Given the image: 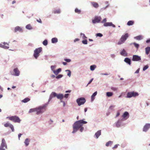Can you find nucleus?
Returning <instances> with one entry per match:
<instances>
[{
	"mask_svg": "<svg viewBox=\"0 0 150 150\" xmlns=\"http://www.w3.org/2000/svg\"><path fill=\"white\" fill-rule=\"evenodd\" d=\"M150 42V39L147 40L146 41V42L148 43Z\"/></svg>",
	"mask_w": 150,
	"mask_h": 150,
	"instance_id": "nucleus-62",
	"label": "nucleus"
},
{
	"mask_svg": "<svg viewBox=\"0 0 150 150\" xmlns=\"http://www.w3.org/2000/svg\"><path fill=\"white\" fill-rule=\"evenodd\" d=\"M111 89L114 91H116L117 90V88L114 87H112L111 88Z\"/></svg>",
	"mask_w": 150,
	"mask_h": 150,
	"instance_id": "nucleus-56",
	"label": "nucleus"
},
{
	"mask_svg": "<svg viewBox=\"0 0 150 150\" xmlns=\"http://www.w3.org/2000/svg\"><path fill=\"white\" fill-rule=\"evenodd\" d=\"M107 21V20H106V18H104L103 21H102V23H106V21Z\"/></svg>",
	"mask_w": 150,
	"mask_h": 150,
	"instance_id": "nucleus-55",
	"label": "nucleus"
},
{
	"mask_svg": "<svg viewBox=\"0 0 150 150\" xmlns=\"http://www.w3.org/2000/svg\"><path fill=\"white\" fill-rule=\"evenodd\" d=\"M69 96V94H66L64 95V97L66 98H67L68 97V96Z\"/></svg>",
	"mask_w": 150,
	"mask_h": 150,
	"instance_id": "nucleus-50",
	"label": "nucleus"
},
{
	"mask_svg": "<svg viewBox=\"0 0 150 150\" xmlns=\"http://www.w3.org/2000/svg\"><path fill=\"white\" fill-rule=\"evenodd\" d=\"M80 35H83V39H85L87 38V37L85 36V35L84 34H83L82 33H80Z\"/></svg>",
	"mask_w": 150,
	"mask_h": 150,
	"instance_id": "nucleus-42",
	"label": "nucleus"
},
{
	"mask_svg": "<svg viewBox=\"0 0 150 150\" xmlns=\"http://www.w3.org/2000/svg\"><path fill=\"white\" fill-rule=\"evenodd\" d=\"M36 111V108L34 109H31L30 110L29 112H32Z\"/></svg>",
	"mask_w": 150,
	"mask_h": 150,
	"instance_id": "nucleus-41",
	"label": "nucleus"
},
{
	"mask_svg": "<svg viewBox=\"0 0 150 150\" xmlns=\"http://www.w3.org/2000/svg\"><path fill=\"white\" fill-rule=\"evenodd\" d=\"M51 69L53 71L54 70V69L55 68V66H52L51 67Z\"/></svg>",
	"mask_w": 150,
	"mask_h": 150,
	"instance_id": "nucleus-53",
	"label": "nucleus"
},
{
	"mask_svg": "<svg viewBox=\"0 0 150 150\" xmlns=\"http://www.w3.org/2000/svg\"><path fill=\"white\" fill-rule=\"evenodd\" d=\"M7 118H8L10 120L12 121L15 122L20 123L21 121L19 118L16 116L9 117Z\"/></svg>",
	"mask_w": 150,
	"mask_h": 150,
	"instance_id": "nucleus-4",
	"label": "nucleus"
},
{
	"mask_svg": "<svg viewBox=\"0 0 150 150\" xmlns=\"http://www.w3.org/2000/svg\"><path fill=\"white\" fill-rule=\"evenodd\" d=\"M138 93L137 92H135L134 91L128 92L127 93V97L131 98L132 97H136L138 96Z\"/></svg>",
	"mask_w": 150,
	"mask_h": 150,
	"instance_id": "nucleus-8",
	"label": "nucleus"
},
{
	"mask_svg": "<svg viewBox=\"0 0 150 150\" xmlns=\"http://www.w3.org/2000/svg\"><path fill=\"white\" fill-rule=\"evenodd\" d=\"M86 99L84 98L81 97L77 99L76 102L78 105L79 106H80L82 105L83 104L86 102Z\"/></svg>",
	"mask_w": 150,
	"mask_h": 150,
	"instance_id": "nucleus-7",
	"label": "nucleus"
},
{
	"mask_svg": "<svg viewBox=\"0 0 150 150\" xmlns=\"http://www.w3.org/2000/svg\"><path fill=\"white\" fill-rule=\"evenodd\" d=\"M101 131L99 130L96 133L95 135L96 137V138H98L101 135Z\"/></svg>",
	"mask_w": 150,
	"mask_h": 150,
	"instance_id": "nucleus-20",
	"label": "nucleus"
},
{
	"mask_svg": "<svg viewBox=\"0 0 150 150\" xmlns=\"http://www.w3.org/2000/svg\"><path fill=\"white\" fill-rule=\"evenodd\" d=\"M79 129H80V130L81 132H83L84 129V128L82 127V126L81 127H80Z\"/></svg>",
	"mask_w": 150,
	"mask_h": 150,
	"instance_id": "nucleus-49",
	"label": "nucleus"
},
{
	"mask_svg": "<svg viewBox=\"0 0 150 150\" xmlns=\"http://www.w3.org/2000/svg\"><path fill=\"white\" fill-rule=\"evenodd\" d=\"M17 31H19L20 32H22L23 31V30L19 26H17L15 28L14 32H16Z\"/></svg>",
	"mask_w": 150,
	"mask_h": 150,
	"instance_id": "nucleus-14",
	"label": "nucleus"
},
{
	"mask_svg": "<svg viewBox=\"0 0 150 150\" xmlns=\"http://www.w3.org/2000/svg\"><path fill=\"white\" fill-rule=\"evenodd\" d=\"M96 68V66L95 65H91L90 66V69L91 71L94 70Z\"/></svg>",
	"mask_w": 150,
	"mask_h": 150,
	"instance_id": "nucleus-36",
	"label": "nucleus"
},
{
	"mask_svg": "<svg viewBox=\"0 0 150 150\" xmlns=\"http://www.w3.org/2000/svg\"><path fill=\"white\" fill-rule=\"evenodd\" d=\"M66 71L68 72L67 75L69 77H70L71 75V71H70L69 70H66Z\"/></svg>",
	"mask_w": 150,
	"mask_h": 150,
	"instance_id": "nucleus-39",
	"label": "nucleus"
},
{
	"mask_svg": "<svg viewBox=\"0 0 150 150\" xmlns=\"http://www.w3.org/2000/svg\"><path fill=\"white\" fill-rule=\"evenodd\" d=\"M57 94L56 93L54 92H52L50 96L49 99L51 100L53 97H57Z\"/></svg>",
	"mask_w": 150,
	"mask_h": 150,
	"instance_id": "nucleus-16",
	"label": "nucleus"
},
{
	"mask_svg": "<svg viewBox=\"0 0 150 150\" xmlns=\"http://www.w3.org/2000/svg\"><path fill=\"white\" fill-rule=\"evenodd\" d=\"M63 76V75L61 74H59L57 76L56 78L57 79H58L60 78H62Z\"/></svg>",
	"mask_w": 150,
	"mask_h": 150,
	"instance_id": "nucleus-44",
	"label": "nucleus"
},
{
	"mask_svg": "<svg viewBox=\"0 0 150 150\" xmlns=\"http://www.w3.org/2000/svg\"><path fill=\"white\" fill-rule=\"evenodd\" d=\"M101 19V18L100 17H96L94 19L92 20V22L94 23H98L100 21Z\"/></svg>",
	"mask_w": 150,
	"mask_h": 150,
	"instance_id": "nucleus-9",
	"label": "nucleus"
},
{
	"mask_svg": "<svg viewBox=\"0 0 150 150\" xmlns=\"http://www.w3.org/2000/svg\"><path fill=\"white\" fill-rule=\"evenodd\" d=\"M87 123L86 122L82 120L76 121L73 125V130L72 133H74L76 132L81 127L83 126V124H85Z\"/></svg>",
	"mask_w": 150,
	"mask_h": 150,
	"instance_id": "nucleus-1",
	"label": "nucleus"
},
{
	"mask_svg": "<svg viewBox=\"0 0 150 150\" xmlns=\"http://www.w3.org/2000/svg\"><path fill=\"white\" fill-rule=\"evenodd\" d=\"M112 142L111 141H109L107 142L106 144V146H108L110 145H111L112 144Z\"/></svg>",
	"mask_w": 150,
	"mask_h": 150,
	"instance_id": "nucleus-33",
	"label": "nucleus"
},
{
	"mask_svg": "<svg viewBox=\"0 0 150 150\" xmlns=\"http://www.w3.org/2000/svg\"><path fill=\"white\" fill-rule=\"evenodd\" d=\"M30 100V99L28 98H26L22 100V102L26 103Z\"/></svg>",
	"mask_w": 150,
	"mask_h": 150,
	"instance_id": "nucleus-25",
	"label": "nucleus"
},
{
	"mask_svg": "<svg viewBox=\"0 0 150 150\" xmlns=\"http://www.w3.org/2000/svg\"><path fill=\"white\" fill-rule=\"evenodd\" d=\"M149 67V66L148 65H146L143 68V71H145Z\"/></svg>",
	"mask_w": 150,
	"mask_h": 150,
	"instance_id": "nucleus-43",
	"label": "nucleus"
},
{
	"mask_svg": "<svg viewBox=\"0 0 150 150\" xmlns=\"http://www.w3.org/2000/svg\"><path fill=\"white\" fill-rule=\"evenodd\" d=\"M129 117V114L127 112H124L122 115V117L124 120H126Z\"/></svg>",
	"mask_w": 150,
	"mask_h": 150,
	"instance_id": "nucleus-11",
	"label": "nucleus"
},
{
	"mask_svg": "<svg viewBox=\"0 0 150 150\" xmlns=\"http://www.w3.org/2000/svg\"><path fill=\"white\" fill-rule=\"evenodd\" d=\"M93 78H92L91 79V80H90L89 82H88V84H87V85H88L90 84L91 83V82H92V81H93Z\"/></svg>",
	"mask_w": 150,
	"mask_h": 150,
	"instance_id": "nucleus-57",
	"label": "nucleus"
},
{
	"mask_svg": "<svg viewBox=\"0 0 150 150\" xmlns=\"http://www.w3.org/2000/svg\"><path fill=\"white\" fill-rule=\"evenodd\" d=\"M61 69L60 68H59L56 70H53V72L55 75H57L60 71H61Z\"/></svg>",
	"mask_w": 150,
	"mask_h": 150,
	"instance_id": "nucleus-23",
	"label": "nucleus"
},
{
	"mask_svg": "<svg viewBox=\"0 0 150 150\" xmlns=\"http://www.w3.org/2000/svg\"><path fill=\"white\" fill-rule=\"evenodd\" d=\"M96 36L99 37H101L103 36V35L100 33H98L96 34Z\"/></svg>",
	"mask_w": 150,
	"mask_h": 150,
	"instance_id": "nucleus-47",
	"label": "nucleus"
},
{
	"mask_svg": "<svg viewBox=\"0 0 150 150\" xmlns=\"http://www.w3.org/2000/svg\"><path fill=\"white\" fill-rule=\"evenodd\" d=\"M57 97L58 99L61 100L63 98L64 96L62 94H57Z\"/></svg>",
	"mask_w": 150,
	"mask_h": 150,
	"instance_id": "nucleus-21",
	"label": "nucleus"
},
{
	"mask_svg": "<svg viewBox=\"0 0 150 150\" xmlns=\"http://www.w3.org/2000/svg\"><path fill=\"white\" fill-rule=\"evenodd\" d=\"M29 141L28 139L27 138L25 139L24 143L26 146H27L29 144Z\"/></svg>",
	"mask_w": 150,
	"mask_h": 150,
	"instance_id": "nucleus-27",
	"label": "nucleus"
},
{
	"mask_svg": "<svg viewBox=\"0 0 150 150\" xmlns=\"http://www.w3.org/2000/svg\"><path fill=\"white\" fill-rule=\"evenodd\" d=\"M26 28L29 30H31L32 29V26L30 24L27 25L26 26Z\"/></svg>",
	"mask_w": 150,
	"mask_h": 150,
	"instance_id": "nucleus-32",
	"label": "nucleus"
},
{
	"mask_svg": "<svg viewBox=\"0 0 150 150\" xmlns=\"http://www.w3.org/2000/svg\"><path fill=\"white\" fill-rule=\"evenodd\" d=\"M97 93V91L95 92L93 95L91 96V101H92L93 100L95 99L94 97L96 96Z\"/></svg>",
	"mask_w": 150,
	"mask_h": 150,
	"instance_id": "nucleus-22",
	"label": "nucleus"
},
{
	"mask_svg": "<svg viewBox=\"0 0 150 150\" xmlns=\"http://www.w3.org/2000/svg\"><path fill=\"white\" fill-rule=\"evenodd\" d=\"M53 13H60V10L59 9H57L52 11Z\"/></svg>",
	"mask_w": 150,
	"mask_h": 150,
	"instance_id": "nucleus-30",
	"label": "nucleus"
},
{
	"mask_svg": "<svg viewBox=\"0 0 150 150\" xmlns=\"http://www.w3.org/2000/svg\"><path fill=\"white\" fill-rule=\"evenodd\" d=\"M43 45L45 46H46L47 45L48 43L47 41V40H44L42 42Z\"/></svg>",
	"mask_w": 150,
	"mask_h": 150,
	"instance_id": "nucleus-38",
	"label": "nucleus"
},
{
	"mask_svg": "<svg viewBox=\"0 0 150 150\" xmlns=\"http://www.w3.org/2000/svg\"><path fill=\"white\" fill-rule=\"evenodd\" d=\"M58 41V39L56 38H53L52 39V43L57 42Z\"/></svg>",
	"mask_w": 150,
	"mask_h": 150,
	"instance_id": "nucleus-29",
	"label": "nucleus"
},
{
	"mask_svg": "<svg viewBox=\"0 0 150 150\" xmlns=\"http://www.w3.org/2000/svg\"><path fill=\"white\" fill-rule=\"evenodd\" d=\"M133 44L134 45L135 47L137 49L138 48L139 46V44H137L135 42H134Z\"/></svg>",
	"mask_w": 150,
	"mask_h": 150,
	"instance_id": "nucleus-40",
	"label": "nucleus"
},
{
	"mask_svg": "<svg viewBox=\"0 0 150 150\" xmlns=\"http://www.w3.org/2000/svg\"><path fill=\"white\" fill-rule=\"evenodd\" d=\"M145 52L146 54H148L150 51V47H148L145 48Z\"/></svg>",
	"mask_w": 150,
	"mask_h": 150,
	"instance_id": "nucleus-24",
	"label": "nucleus"
},
{
	"mask_svg": "<svg viewBox=\"0 0 150 150\" xmlns=\"http://www.w3.org/2000/svg\"><path fill=\"white\" fill-rule=\"evenodd\" d=\"M150 127V124H146L144 126L143 128V131L144 132H146Z\"/></svg>",
	"mask_w": 150,
	"mask_h": 150,
	"instance_id": "nucleus-13",
	"label": "nucleus"
},
{
	"mask_svg": "<svg viewBox=\"0 0 150 150\" xmlns=\"http://www.w3.org/2000/svg\"><path fill=\"white\" fill-rule=\"evenodd\" d=\"M63 64L64 65H66L67 64V62H63Z\"/></svg>",
	"mask_w": 150,
	"mask_h": 150,
	"instance_id": "nucleus-63",
	"label": "nucleus"
},
{
	"mask_svg": "<svg viewBox=\"0 0 150 150\" xmlns=\"http://www.w3.org/2000/svg\"><path fill=\"white\" fill-rule=\"evenodd\" d=\"M42 47H39L36 49L34 51L33 56L36 59H37L40 55V53L42 51Z\"/></svg>",
	"mask_w": 150,
	"mask_h": 150,
	"instance_id": "nucleus-5",
	"label": "nucleus"
},
{
	"mask_svg": "<svg viewBox=\"0 0 150 150\" xmlns=\"http://www.w3.org/2000/svg\"><path fill=\"white\" fill-rule=\"evenodd\" d=\"M37 21L38 23H42V22L41 20L40 19H39L37 20Z\"/></svg>",
	"mask_w": 150,
	"mask_h": 150,
	"instance_id": "nucleus-51",
	"label": "nucleus"
},
{
	"mask_svg": "<svg viewBox=\"0 0 150 150\" xmlns=\"http://www.w3.org/2000/svg\"><path fill=\"white\" fill-rule=\"evenodd\" d=\"M141 58L140 56L137 55H134L133 56L132 60L133 61H137L141 60Z\"/></svg>",
	"mask_w": 150,
	"mask_h": 150,
	"instance_id": "nucleus-10",
	"label": "nucleus"
},
{
	"mask_svg": "<svg viewBox=\"0 0 150 150\" xmlns=\"http://www.w3.org/2000/svg\"><path fill=\"white\" fill-rule=\"evenodd\" d=\"M6 149H7V146L5 139H2L1 143L0 146V150H5Z\"/></svg>",
	"mask_w": 150,
	"mask_h": 150,
	"instance_id": "nucleus-6",
	"label": "nucleus"
},
{
	"mask_svg": "<svg viewBox=\"0 0 150 150\" xmlns=\"http://www.w3.org/2000/svg\"><path fill=\"white\" fill-rule=\"evenodd\" d=\"M134 38L137 40H140L142 39V35H139L134 37Z\"/></svg>",
	"mask_w": 150,
	"mask_h": 150,
	"instance_id": "nucleus-28",
	"label": "nucleus"
},
{
	"mask_svg": "<svg viewBox=\"0 0 150 150\" xmlns=\"http://www.w3.org/2000/svg\"><path fill=\"white\" fill-rule=\"evenodd\" d=\"M120 54L121 55L125 57L127 56V54L124 49L122 50L120 53Z\"/></svg>",
	"mask_w": 150,
	"mask_h": 150,
	"instance_id": "nucleus-18",
	"label": "nucleus"
},
{
	"mask_svg": "<svg viewBox=\"0 0 150 150\" xmlns=\"http://www.w3.org/2000/svg\"><path fill=\"white\" fill-rule=\"evenodd\" d=\"M13 71L15 73L14 75L16 76H18L20 74V71L17 68L14 69Z\"/></svg>",
	"mask_w": 150,
	"mask_h": 150,
	"instance_id": "nucleus-15",
	"label": "nucleus"
},
{
	"mask_svg": "<svg viewBox=\"0 0 150 150\" xmlns=\"http://www.w3.org/2000/svg\"><path fill=\"white\" fill-rule=\"evenodd\" d=\"M3 45H4L5 46H8V44L7 43L4 42L3 43Z\"/></svg>",
	"mask_w": 150,
	"mask_h": 150,
	"instance_id": "nucleus-52",
	"label": "nucleus"
},
{
	"mask_svg": "<svg viewBox=\"0 0 150 150\" xmlns=\"http://www.w3.org/2000/svg\"><path fill=\"white\" fill-rule=\"evenodd\" d=\"M79 39L78 38H76L74 40V42H75L76 41H79Z\"/></svg>",
	"mask_w": 150,
	"mask_h": 150,
	"instance_id": "nucleus-59",
	"label": "nucleus"
},
{
	"mask_svg": "<svg viewBox=\"0 0 150 150\" xmlns=\"http://www.w3.org/2000/svg\"><path fill=\"white\" fill-rule=\"evenodd\" d=\"M22 135V134H19L18 135V138H19V139H20V137H21V136Z\"/></svg>",
	"mask_w": 150,
	"mask_h": 150,
	"instance_id": "nucleus-60",
	"label": "nucleus"
},
{
	"mask_svg": "<svg viewBox=\"0 0 150 150\" xmlns=\"http://www.w3.org/2000/svg\"><path fill=\"white\" fill-rule=\"evenodd\" d=\"M128 37L129 35L127 33H125L124 35H122L120 40L118 42L117 44L118 45H120L123 43Z\"/></svg>",
	"mask_w": 150,
	"mask_h": 150,
	"instance_id": "nucleus-2",
	"label": "nucleus"
},
{
	"mask_svg": "<svg viewBox=\"0 0 150 150\" xmlns=\"http://www.w3.org/2000/svg\"><path fill=\"white\" fill-rule=\"evenodd\" d=\"M104 26H112V27L115 28V26L113 24L112 22H107L105 23H104Z\"/></svg>",
	"mask_w": 150,
	"mask_h": 150,
	"instance_id": "nucleus-12",
	"label": "nucleus"
},
{
	"mask_svg": "<svg viewBox=\"0 0 150 150\" xmlns=\"http://www.w3.org/2000/svg\"><path fill=\"white\" fill-rule=\"evenodd\" d=\"M9 127L11 129L12 132H13L14 131V129L13 126L12 124L11 125H10V126Z\"/></svg>",
	"mask_w": 150,
	"mask_h": 150,
	"instance_id": "nucleus-45",
	"label": "nucleus"
},
{
	"mask_svg": "<svg viewBox=\"0 0 150 150\" xmlns=\"http://www.w3.org/2000/svg\"><path fill=\"white\" fill-rule=\"evenodd\" d=\"M0 47L6 49H8L9 48V47L8 46H5L4 45H3V43L2 44H0Z\"/></svg>",
	"mask_w": 150,
	"mask_h": 150,
	"instance_id": "nucleus-26",
	"label": "nucleus"
},
{
	"mask_svg": "<svg viewBox=\"0 0 150 150\" xmlns=\"http://www.w3.org/2000/svg\"><path fill=\"white\" fill-rule=\"evenodd\" d=\"M120 113L119 112H117L116 115V117H117L118 116L120 115Z\"/></svg>",
	"mask_w": 150,
	"mask_h": 150,
	"instance_id": "nucleus-61",
	"label": "nucleus"
},
{
	"mask_svg": "<svg viewBox=\"0 0 150 150\" xmlns=\"http://www.w3.org/2000/svg\"><path fill=\"white\" fill-rule=\"evenodd\" d=\"M46 110V106H43L36 108V114L38 115L42 113Z\"/></svg>",
	"mask_w": 150,
	"mask_h": 150,
	"instance_id": "nucleus-3",
	"label": "nucleus"
},
{
	"mask_svg": "<svg viewBox=\"0 0 150 150\" xmlns=\"http://www.w3.org/2000/svg\"><path fill=\"white\" fill-rule=\"evenodd\" d=\"M91 4L92 6L96 8H97L99 7L98 4L96 2H91Z\"/></svg>",
	"mask_w": 150,
	"mask_h": 150,
	"instance_id": "nucleus-17",
	"label": "nucleus"
},
{
	"mask_svg": "<svg viewBox=\"0 0 150 150\" xmlns=\"http://www.w3.org/2000/svg\"><path fill=\"white\" fill-rule=\"evenodd\" d=\"M82 42L84 44H87V40H83L82 41Z\"/></svg>",
	"mask_w": 150,
	"mask_h": 150,
	"instance_id": "nucleus-46",
	"label": "nucleus"
},
{
	"mask_svg": "<svg viewBox=\"0 0 150 150\" xmlns=\"http://www.w3.org/2000/svg\"><path fill=\"white\" fill-rule=\"evenodd\" d=\"M134 22L133 21H130L127 23V25H131L133 24Z\"/></svg>",
	"mask_w": 150,
	"mask_h": 150,
	"instance_id": "nucleus-31",
	"label": "nucleus"
},
{
	"mask_svg": "<svg viewBox=\"0 0 150 150\" xmlns=\"http://www.w3.org/2000/svg\"><path fill=\"white\" fill-rule=\"evenodd\" d=\"M124 61L129 65H130L131 64L130 59L128 58H125Z\"/></svg>",
	"mask_w": 150,
	"mask_h": 150,
	"instance_id": "nucleus-19",
	"label": "nucleus"
},
{
	"mask_svg": "<svg viewBox=\"0 0 150 150\" xmlns=\"http://www.w3.org/2000/svg\"><path fill=\"white\" fill-rule=\"evenodd\" d=\"M11 125V124H10V123L8 122L6 123L4 125V126L6 127H10V125Z\"/></svg>",
	"mask_w": 150,
	"mask_h": 150,
	"instance_id": "nucleus-37",
	"label": "nucleus"
},
{
	"mask_svg": "<svg viewBox=\"0 0 150 150\" xmlns=\"http://www.w3.org/2000/svg\"><path fill=\"white\" fill-rule=\"evenodd\" d=\"M118 145L116 144L115 145V146L113 147V149H115L117 148L118 147Z\"/></svg>",
	"mask_w": 150,
	"mask_h": 150,
	"instance_id": "nucleus-58",
	"label": "nucleus"
},
{
	"mask_svg": "<svg viewBox=\"0 0 150 150\" xmlns=\"http://www.w3.org/2000/svg\"><path fill=\"white\" fill-rule=\"evenodd\" d=\"M64 60L67 62H70L71 61V60L70 59H65Z\"/></svg>",
	"mask_w": 150,
	"mask_h": 150,
	"instance_id": "nucleus-48",
	"label": "nucleus"
},
{
	"mask_svg": "<svg viewBox=\"0 0 150 150\" xmlns=\"http://www.w3.org/2000/svg\"><path fill=\"white\" fill-rule=\"evenodd\" d=\"M75 13L78 14H80L81 12V11L79 9L77 8H76L75 10Z\"/></svg>",
	"mask_w": 150,
	"mask_h": 150,
	"instance_id": "nucleus-35",
	"label": "nucleus"
},
{
	"mask_svg": "<svg viewBox=\"0 0 150 150\" xmlns=\"http://www.w3.org/2000/svg\"><path fill=\"white\" fill-rule=\"evenodd\" d=\"M112 95L113 93L111 92H107L106 93V95L108 97L111 96Z\"/></svg>",
	"mask_w": 150,
	"mask_h": 150,
	"instance_id": "nucleus-34",
	"label": "nucleus"
},
{
	"mask_svg": "<svg viewBox=\"0 0 150 150\" xmlns=\"http://www.w3.org/2000/svg\"><path fill=\"white\" fill-rule=\"evenodd\" d=\"M114 107H115V106H114V105H111L109 109H111V110H112L113 109Z\"/></svg>",
	"mask_w": 150,
	"mask_h": 150,
	"instance_id": "nucleus-54",
	"label": "nucleus"
},
{
	"mask_svg": "<svg viewBox=\"0 0 150 150\" xmlns=\"http://www.w3.org/2000/svg\"><path fill=\"white\" fill-rule=\"evenodd\" d=\"M16 1H15V0H14V1H12V4H14V3H16Z\"/></svg>",
	"mask_w": 150,
	"mask_h": 150,
	"instance_id": "nucleus-64",
	"label": "nucleus"
}]
</instances>
